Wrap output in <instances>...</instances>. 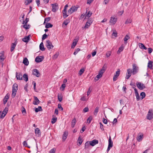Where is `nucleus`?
Instances as JSON below:
<instances>
[{"label": "nucleus", "mask_w": 153, "mask_h": 153, "mask_svg": "<svg viewBox=\"0 0 153 153\" xmlns=\"http://www.w3.org/2000/svg\"><path fill=\"white\" fill-rule=\"evenodd\" d=\"M18 90V85L16 83L14 84L12 87V97H14L16 94V93Z\"/></svg>", "instance_id": "f257e3e1"}, {"label": "nucleus", "mask_w": 153, "mask_h": 153, "mask_svg": "<svg viewBox=\"0 0 153 153\" xmlns=\"http://www.w3.org/2000/svg\"><path fill=\"white\" fill-rule=\"evenodd\" d=\"M8 108L7 107H5L4 109L3 112L0 111V118L3 119L5 116L7 114L8 111Z\"/></svg>", "instance_id": "f03ea898"}, {"label": "nucleus", "mask_w": 153, "mask_h": 153, "mask_svg": "<svg viewBox=\"0 0 153 153\" xmlns=\"http://www.w3.org/2000/svg\"><path fill=\"white\" fill-rule=\"evenodd\" d=\"M132 73L133 75L136 74L138 71L139 67L135 64H133L132 65Z\"/></svg>", "instance_id": "7ed1b4c3"}, {"label": "nucleus", "mask_w": 153, "mask_h": 153, "mask_svg": "<svg viewBox=\"0 0 153 153\" xmlns=\"http://www.w3.org/2000/svg\"><path fill=\"white\" fill-rule=\"evenodd\" d=\"M153 118V112L152 109H149L146 116V118L149 120H151Z\"/></svg>", "instance_id": "20e7f679"}, {"label": "nucleus", "mask_w": 153, "mask_h": 153, "mask_svg": "<svg viewBox=\"0 0 153 153\" xmlns=\"http://www.w3.org/2000/svg\"><path fill=\"white\" fill-rule=\"evenodd\" d=\"M46 46L49 50L53 49V46L52 45V43L49 40L46 41Z\"/></svg>", "instance_id": "39448f33"}, {"label": "nucleus", "mask_w": 153, "mask_h": 153, "mask_svg": "<svg viewBox=\"0 0 153 153\" xmlns=\"http://www.w3.org/2000/svg\"><path fill=\"white\" fill-rule=\"evenodd\" d=\"M51 5L52 7V11L53 12H55L59 8L58 4L55 3L52 4Z\"/></svg>", "instance_id": "423d86ee"}, {"label": "nucleus", "mask_w": 153, "mask_h": 153, "mask_svg": "<svg viewBox=\"0 0 153 153\" xmlns=\"http://www.w3.org/2000/svg\"><path fill=\"white\" fill-rule=\"evenodd\" d=\"M137 87L140 90H142L146 88L144 84L140 82H137L136 83Z\"/></svg>", "instance_id": "0eeeda50"}, {"label": "nucleus", "mask_w": 153, "mask_h": 153, "mask_svg": "<svg viewBox=\"0 0 153 153\" xmlns=\"http://www.w3.org/2000/svg\"><path fill=\"white\" fill-rule=\"evenodd\" d=\"M113 146V142L112 141L111 139L110 136L109 137L108 140V147L107 150L108 152L111 149V148Z\"/></svg>", "instance_id": "6e6552de"}, {"label": "nucleus", "mask_w": 153, "mask_h": 153, "mask_svg": "<svg viewBox=\"0 0 153 153\" xmlns=\"http://www.w3.org/2000/svg\"><path fill=\"white\" fill-rule=\"evenodd\" d=\"M78 8L75 6H72L68 11V13L70 14H71L74 12L76 11L77 10Z\"/></svg>", "instance_id": "1a4fd4ad"}, {"label": "nucleus", "mask_w": 153, "mask_h": 153, "mask_svg": "<svg viewBox=\"0 0 153 153\" xmlns=\"http://www.w3.org/2000/svg\"><path fill=\"white\" fill-rule=\"evenodd\" d=\"M33 74L38 77H39L40 75V74L39 72V71L36 69L33 70Z\"/></svg>", "instance_id": "9d476101"}, {"label": "nucleus", "mask_w": 153, "mask_h": 153, "mask_svg": "<svg viewBox=\"0 0 153 153\" xmlns=\"http://www.w3.org/2000/svg\"><path fill=\"white\" fill-rule=\"evenodd\" d=\"M44 57L43 56H37L35 58V61L37 62H41L44 59Z\"/></svg>", "instance_id": "9b49d317"}, {"label": "nucleus", "mask_w": 153, "mask_h": 153, "mask_svg": "<svg viewBox=\"0 0 153 153\" xmlns=\"http://www.w3.org/2000/svg\"><path fill=\"white\" fill-rule=\"evenodd\" d=\"M92 21L91 19H89L88 20L85 24L84 28H88L92 24Z\"/></svg>", "instance_id": "f8f14e48"}, {"label": "nucleus", "mask_w": 153, "mask_h": 153, "mask_svg": "<svg viewBox=\"0 0 153 153\" xmlns=\"http://www.w3.org/2000/svg\"><path fill=\"white\" fill-rule=\"evenodd\" d=\"M30 35H29L28 36H26L24 38H22V40L24 42H27L30 40Z\"/></svg>", "instance_id": "ddd939ff"}, {"label": "nucleus", "mask_w": 153, "mask_h": 153, "mask_svg": "<svg viewBox=\"0 0 153 153\" xmlns=\"http://www.w3.org/2000/svg\"><path fill=\"white\" fill-rule=\"evenodd\" d=\"M34 100L33 102V104L35 105H37L40 102V101L37 98V97L36 96H34Z\"/></svg>", "instance_id": "4468645a"}, {"label": "nucleus", "mask_w": 153, "mask_h": 153, "mask_svg": "<svg viewBox=\"0 0 153 153\" xmlns=\"http://www.w3.org/2000/svg\"><path fill=\"white\" fill-rule=\"evenodd\" d=\"M98 143V140L95 139L92 140V141H90L89 143L90 145H91L92 146H94L95 145L97 144Z\"/></svg>", "instance_id": "2eb2a0df"}, {"label": "nucleus", "mask_w": 153, "mask_h": 153, "mask_svg": "<svg viewBox=\"0 0 153 153\" xmlns=\"http://www.w3.org/2000/svg\"><path fill=\"white\" fill-rule=\"evenodd\" d=\"M16 77L17 79L22 80V75L20 73H18L17 72L16 73Z\"/></svg>", "instance_id": "dca6fc26"}, {"label": "nucleus", "mask_w": 153, "mask_h": 153, "mask_svg": "<svg viewBox=\"0 0 153 153\" xmlns=\"http://www.w3.org/2000/svg\"><path fill=\"white\" fill-rule=\"evenodd\" d=\"M68 135V132L67 131H65L62 137V140L65 141L67 138V136Z\"/></svg>", "instance_id": "f3484780"}, {"label": "nucleus", "mask_w": 153, "mask_h": 153, "mask_svg": "<svg viewBox=\"0 0 153 153\" xmlns=\"http://www.w3.org/2000/svg\"><path fill=\"white\" fill-rule=\"evenodd\" d=\"M16 44L17 42L16 41L14 43H12V44L10 49V51L11 52H12L14 50Z\"/></svg>", "instance_id": "a211bd4d"}, {"label": "nucleus", "mask_w": 153, "mask_h": 153, "mask_svg": "<svg viewBox=\"0 0 153 153\" xmlns=\"http://www.w3.org/2000/svg\"><path fill=\"white\" fill-rule=\"evenodd\" d=\"M117 21V19L115 18H112L111 17L110 20V22L113 24H114Z\"/></svg>", "instance_id": "6ab92c4d"}, {"label": "nucleus", "mask_w": 153, "mask_h": 153, "mask_svg": "<svg viewBox=\"0 0 153 153\" xmlns=\"http://www.w3.org/2000/svg\"><path fill=\"white\" fill-rule=\"evenodd\" d=\"M23 63L26 65H28L29 64V61L27 58H25L23 61Z\"/></svg>", "instance_id": "aec40b11"}, {"label": "nucleus", "mask_w": 153, "mask_h": 153, "mask_svg": "<svg viewBox=\"0 0 153 153\" xmlns=\"http://www.w3.org/2000/svg\"><path fill=\"white\" fill-rule=\"evenodd\" d=\"M143 137V134H141L140 135L137 136V140L138 142H140L141 141Z\"/></svg>", "instance_id": "412c9836"}, {"label": "nucleus", "mask_w": 153, "mask_h": 153, "mask_svg": "<svg viewBox=\"0 0 153 153\" xmlns=\"http://www.w3.org/2000/svg\"><path fill=\"white\" fill-rule=\"evenodd\" d=\"M35 133L36 134H37L38 136L41 135V132L39 128H37L35 129Z\"/></svg>", "instance_id": "4be33fe9"}, {"label": "nucleus", "mask_w": 153, "mask_h": 153, "mask_svg": "<svg viewBox=\"0 0 153 153\" xmlns=\"http://www.w3.org/2000/svg\"><path fill=\"white\" fill-rule=\"evenodd\" d=\"M39 48L40 50L42 51H45V48L44 47L43 43L42 42L40 44Z\"/></svg>", "instance_id": "5701e85b"}, {"label": "nucleus", "mask_w": 153, "mask_h": 153, "mask_svg": "<svg viewBox=\"0 0 153 153\" xmlns=\"http://www.w3.org/2000/svg\"><path fill=\"white\" fill-rule=\"evenodd\" d=\"M9 99V96L7 94L3 99V104H5L7 102Z\"/></svg>", "instance_id": "b1692460"}, {"label": "nucleus", "mask_w": 153, "mask_h": 153, "mask_svg": "<svg viewBox=\"0 0 153 153\" xmlns=\"http://www.w3.org/2000/svg\"><path fill=\"white\" fill-rule=\"evenodd\" d=\"M139 47L142 49L146 50L147 48L142 43H140L138 44Z\"/></svg>", "instance_id": "393cba45"}, {"label": "nucleus", "mask_w": 153, "mask_h": 153, "mask_svg": "<svg viewBox=\"0 0 153 153\" xmlns=\"http://www.w3.org/2000/svg\"><path fill=\"white\" fill-rule=\"evenodd\" d=\"M124 48V47H123V45H122L121 47L119 48L117 52V53L118 54H119L120 53L123 51Z\"/></svg>", "instance_id": "a878e982"}, {"label": "nucleus", "mask_w": 153, "mask_h": 153, "mask_svg": "<svg viewBox=\"0 0 153 153\" xmlns=\"http://www.w3.org/2000/svg\"><path fill=\"white\" fill-rule=\"evenodd\" d=\"M76 123V120L74 118L71 122V126L72 128H74V126L75 124Z\"/></svg>", "instance_id": "bb28decb"}, {"label": "nucleus", "mask_w": 153, "mask_h": 153, "mask_svg": "<svg viewBox=\"0 0 153 153\" xmlns=\"http://www.w3.org/2000/svg\"><path fill=\"white\" fill-rule=\"evenodd\" d=\"M24 80L26 82L28 80V77L27 74H25L23 76Z\"/></svg>", "instance_id": "cd10ccee"}, {"label": "nucleus", "mask_w": 153, "mask_h": 153, "mask_svg": "<svg viewBox=\"0 0 153 153\" xmlns=\"http://www.w3.org/2000/svg\"><path fill=\"white\" fill-rule=\"evenodd\" d=\"M62 14L63 17L64 19L67 18L68 16L67 14V11H65V10L62 11Z\"/></svg>", "instance_id": "c85d7f7f"}, {"label": "nucleus", "mask_w": 153, "mask_h": 153, "mask_svg": "<svg viewBox=\"0 0 153 153\" xmlns=\"http://www.w3.org/2000/svg\"><path fill=\"white\" fill-rule=\"evenodd\" d=\"M152 62L151 61H149L148 64V67L150 69H152Z\"/></svg>", "instance_id": "c756f323"}, {"label": "nucleus", "mask_w": 153, "mask_h": 153, "mask_svg": "<svg viewBox=\"0 0 153 153\" xmlns=\"http://www.w3.org/2000/svg\"><path fill=\"white\" fill-rule=\"evenodd\" d=\"M53 25L52 24H51L50 23H46V25L45 26V27L47 28H49V27H53Z\"/></svg>", "instance_id": "7c9ffc66"}, {"label": "nucleus", "mask_w": 153, "mask_h": 153, "mask_svg": "<svg viewBox=\"0 0 153 153\" xmlns=\"http://www.w3.org/2000/svg\"><path fill=\"white\" fill-rule=\"evenodd\" d=\"M42 111V107L40 106H39L38 108H36L35 112H37L39 111Z\"/></svg>", "instance_id": "2f4dec72"}, {"label": "nucleus", "mask_w": 153, "mask_h": 153, "mask_svg": "<svg viewBox=\"0 0 153 153\" xmlns=\"http://www.w3.org/2000/svg\"><path fill=\"white\" fill-rule=\"evenodd\" d=\"M85 71V68H82L80 69L79 71V75H81L82 74L84 73V71Z\"/></svg>", "instance_id": "473e14b6"}, {"label": "nucleus", "mask_w": 153, "mask_h": 153, "mask_svg": "<svg viewBox=\"0 0 153 153\" xmlns=\"http://www.w3.org/2000/svg\"><path fill=\"white\" fill-rule=\"evenodd\" d=\"M132 70L130 68H128L127 69V73L129 75H130V76H131V73H132Z\"/></svg>", "instance_id": "72a5a7b5"}, {"label": "nucleus", "mask_w": 153, "mask_h": 153, "mask_svg": "<svg viewBox=\"0 0 153 153\" xmlns=\"http://www.w3.org/2000/svg\"><path fill=\"white\" fill-rule=\"evenodd\" d=\"M22 113L23 114V115H24L25 114H26V111L25 109V108H24V107L23 106H22Z\"/></svg>", "instance_id": "f704fd0d"}, {"label": "nucleus", "mask_w": 153, "mask_h": 153, "mask_svg": "<svg viewBox=\"0 0 153 153\" xmlns=\"http://www.w3.org/2000/svg\"><path fill=\"white\" fill-rule=\"evenodd\" d=\"M102 75L101 74H99L96 77L95 79L96 80H98L102 76Z\"/></svg>", "instance_id": "c9c22d12"}, {"label": "nucleus", "mask_w": 153, "mask_h": 153, "mask_svg": "<svg viewBox=\"0 0 153 153\" xmlns=\"http://www.w3.org/2000/svg\"><path fill=\"white\" fill-rule=\"evenodd\" d=\"M22 25V27L26 29H27L30 28V25H27V24H25Z\"/></svg>", "instance_id": "e433bc0d"}, {"label": "nucleus", "mask_w": 153, "mask_h": 153, "mask_svg": "<svg viewBox=\"0 0 153 153\" xmlns=\"http://www.w3.org/2000/svg\"><path fill=\"white\" fill-rule=\"evenodd\" d=\"M99 111V108L98 107H97L95 109L94 112V114L95 116L97 114V112H98Z\"/></svg>", "instance_id": "4c0bfd02"}, {"label": "nucleus", "mask_w": 153, "mask_h": 153, "mask_svg": "<svg viewBox=\"0 0 153 153\" xmlns=\"http://www.w3.org/2000/svg\"><path fill=\"white\" fill-rule=\"evenodd\" d=\"M90 145V143L88 142H86L85 144V149H88L89 146Z\"/></svg>", "instance_id": "58836bf2"}, {"label": "nucleus", "mask_w": 153, "mask_h": 153, "mask_svg": "<svg viewBox=\"0 0 153 153\" xmlns=\"http://www.w3.org/2000/svg\"><path fill=\"white\" fill-rule=\"evenodd\" d=\"M130 38V37L127 34L125 36V37L124 40L125 42H126L128 40V39H129Z\"/></svg>", "instance_id": "ea45409f"}, {"label": "nucleus", "mask_w": 153, "mask_h": 153, "mask_svg": "<svg viewBox=\"0 0 153 153\" xmlns=\"http://www.w3.org/2000/svg\"><path fill=\"white\" fill-rule=\"evenodd\" d=\"M57 117H53L52 119L51 123L52 124L54 123L56 121Z\"/></svg>", "instance_id": "a19ab883"}, {"label": "nucleus", "mask_w": 153, "mask_h": 153, "mask_svg": "<svg viewBox=\"0 0 153 153\" xmlns=\"http://www.w3.org/2000/svg\"><path fill=\"white\" fill-rule=\"evenodd\" d=\"M140 96H141V100L144 98L146 96V94L144 92H142L140 93Z\"/></svg>", "instance_id": "79ce46f5"}, {"label": "nucleus", "mask_w": 153, "mask_h": 153, "mask_svg": "<svg viewBox=\"0 0 153 153\" xmlns=\"http://www.w3.org/2000/svg\"><path fill=\"white\" fill-rule=\"evenodd\" d=\"M58 100L60 102H61L62 100V97L61 95H58Z\"/></svg>", "instance_id": "37998d69"}, {"label": "nucleus", "mask_w": 153, "mask_h": 153, "mask_svg": "<svg viewBox=\"0 0 153 153\" xmlns=\"http://www.w3.org/2000/svg\"><path fill=\"white\" fill-rule=\"evenodd\" d=\"M77 141L79 145H80L82 143V140L80 137H79Z\"/></svg>", "instance_id": "c03bdc74"}, {"label": "nucleus", "mask_w": 153, "mask_h": 153, "mask_svg": "<svg viewBox=\"0 0 153 153\" xmlns=\"http://www.w3.org/2000/svg\"><path fill=\"white\" fill-rule=\"evenodd\" d=\"M32 2V0H27L25 1V3L26 5L29 4L30 3Z\"/></svg>", "instance_id": "a18cd8bd"}, {"label": "nucleus", "mask_w": 153, "mask_h": 153, "mask_svg": "<svg viewBox=\"0 0 153 153\" xmlns=\"http://www.w3.org/2000/svg\"><path fill=\"white\" fill-rule=\"evenodd\" d=\"M4 54H2L0 56V62H3L4 60Z\"/></svg>", "instance_id": "49530a36"}, {"label": "nucleus", "mask_w": 153, "mask_h": 153, "mask_svg": "<svg viewBox=\"0 0 153 153\" xmlns=\"http://www.w3.org/2000/svg\"><path fill=\"white\" fill-rule=\"evenodd\" d=\"M92 119V117L91 116H89L88 119H87V122L88 123H90L91 122V121Z\"/></svg>", "instance_id": "de8ad7c7"}, {"label": "nucleus", "mask_w": 153, "mask_h": 153, "mask_svg": "<svg viewBox=\"0 0 153 153\" xmlns=\"http://www.w3.org/2000/svg\"><path fill=\"white\" fill-rule=\"evenodd\" d=\"M120 69H118L117 71H116V73L114 74H115L119 76L120 73Z\"/></svg>", "instance_id": "09e8293b"}, {"label": "nucleus", "mask_w": 153, "mask_h": 153, "mask_svg": "<svg viewBox=\"0 0 153 153\" xmlns=\"http://www.w3.org/2000/svg\"><path fill=\"white\" fill-rule=\"evenodd\" d=\"M92 14V13L90 11H89L88 13V14H87L86 16L87 17L89 18L90 17L91 15Z\"/></svg>", "instance_id": "8fccbe9b"}, {"label": "nucleus", "mask_w": 153, "mask_h": 153, "mask_svg": "<svg viewBox=\"0 0 153 153\" xmlns=\"http://www.w3.org/2000/svg\"><path fill=\"white\" fill-rule=\"evenodd\" d=\"M77 42V41H76V42H73V43L72 44V45L71 46L72 48H74L75 47V46L76 45Z\"/></svg>", "instance_id": "3c124183"}, {"label": "nucleus", "mask_w": 153, "mask_h": 153, "mask_svg": "<svg viewBox=\"0 0 153 153\" xmlns=\"http://www.w3.org/2000/svg\"><path fill=\"white\" fill-rule=\"evenodd\" d=\"M51 19V18L50 17H47L45 18V22L44 23V24L45 23V22H49Z\"/></svg>", "instance_id": "603ef678"}, {"label": "nucleus", "mask_w": 153, "mask_h": 153, "mask_svg": "<svg viewBox=\"0 0 153 153\" xmlns=\"http://www.w3.org/2000/svg\"><path fill=\"white\" fill-rule=\"evenodd\" d=\"M59 55V53H56L55 55H54L53 57V59H56L57 58Z\"/></svg>", "instance_id": "864d4df0"}, {"label": "nucleus", "mask_w": 153, "mask_h": 153, "mask_svg": "<svg viewBox=\"0 0 153 153\" xmlns=\"http://www.w3.org/2000/svg\"><path fill=\"white\" fill-rule=\"evenodd\" d=\"M132 22V20L130 19H128L126 21L125 24H128L129 23H130Z\"/></svg>", "instance_id": "5fc2aeb1"}, {"label": "nucleus", "mask_w": 153, "mask_h": 153, "mask_svg": "<svg viewBox=\"0 0 153 153\" xmlns=\"http://www.w3.org/2000/svg\"><path fill=\"white\" fill-rule=\"evenodd\" d=\"M80 50V49L79 48H78L76 49L75 50V51L74 53V54L75 55H76L77 53H78V52Z\"/></svg>", "instance_id": "6e6d98bb"}, {"label": "nucleus", "mask_w": 153, "mask_h": 153, "mask_svg": "<svg viewBox=\"0 0 153 153\" xmlns=\"http://www.w3.org/2000/svg\"><path fill=\"white\" fill-rule=\"evenodd\" d=\"M119 76H118L117 75H116L114 74V76L113 78V80L114 81H116L117 79V77H118Z\"/></svg>", "instance_id": "4d7b16f0"}, {"label": "nucleus", "mask_w": 153, "mask_h": 153, "mask_svg": "<svg viewBox=\"0 0 153 153\" xmlns=\"http://www.w3.org/2000/svg\"><path fill=\"white\" fill-rule=\"evenodd\" d=\"M69 22V21L68 20L66 19L63 22V24L65 25H67Z\"/></svg>", "instance_id": "13d9d810"}, {"label": "nucleus", "mask_w": 153, "mask_h": 153, "mask_svg": "<svg viewBox=\"0 0 153 153\" xmlns=\"http://www.w3.org/2000/svg\"><path fill=\"white\" fill-rule=\"evenodd\" d=\"M117 32L116 31H114L113 32L112 35L114 36V37H117Z\"/></svg>", "instance_id": "bf43d9fd"}, {"label": "nucleus", "mask_w": 153, "mask_h": 153, "mask_svg": "<svg viewBox=\"0 0 153 153\" xmlns=\"http://www.w3.org/2000/svg\"><path fill=\"white\" fill-rule=\"evenodd\" d=\"M48 35H46V34H45L42 36V40L45 39L47 37Z\"/></svg>", "instance_id": "052dcab7"}, {"label": "nucleus", "mask_w": 153, "mask_h": 153, "mask_svg": "<svg viewBox=\"0 0 153 153\" xmlns=\"http://www.w3.org/2000/svg\"><path fill=\"white\" fill-rule=\"evenodd\" d=\"M28 21H29V19L28 18H26L25 19V21H24L22 23V24H26L28 22Z\"/></svg>", "instance_id": "680f3d73"}, {"label": "nucleus", "mask_w": 153, "mask_h": 153, "mask_svg": "<svg viewBox=\"0 0 153 153\" xmlns=\"http://www.w3.org/2000/svg\"><path fill=\"white\" fill-rule=\"evenodd\" d=\"M136 97V99L137 101H138L140 99L139 94L138 93L135 94Z\"/></svg>", "instance_id": "e2e57ef3"}, {"label": "nucleus", "mask_w": 153, "mask_h": 153, "mask_svg": "<svg viewBox=\"0 0 153 153\" xmlns=\"http://www.w3.org/2000/svg\"><path fill=\"white\" fill-rule=\"evenodd\" d=\"M89 110V108L88 107H85L83 109V111L84 112H86Z\"/></svg>", "instance_id": "0e129e2a"}, {"label": "nucleus", "mask_w": 153, "mask_h": 153, "mask_svg": "<svg viewBox=\"0 0 153 153\" xmlns=\"http://www.w3.org/2000/svg\"><path fill=\"white\" fill-rule=\"evenodd\" d=\"M58 108L60 109L61 111H62L63 110V108L62 107L61 104H58Z\"/></svg>", "instance_id": "69168bd1"}, {"label": "nucleus", "mask_w": 153, "mask_h": 153, "mask_svg": "<svg viewBox=\"0 0 153 153\" xmlns=\"http://www.w3.org/2000/svg\"><path fill=\"white\" fill-rule=\"evenodd\" d=\"M65 86H66L65 84H64V83H63L62 85L60 88H62V89H63L62 90H64V89H65Z\"/></svg>", "instance_id": "338daca9"}, {"label": "nucleus", "mask_w": 153, "mask_h": 153, "mask_svg": "<svg viewBox=\"0 0 153 153\" xmlns=\"http://www.w3.org/2000/svg\"><path fill=\"white\" fill-rule=\"evenodd\" d=\"M56 151V149L53 148L50 151V153H55Z\"/></svg>", "instance_id": "774afa93"}]
</instances>
